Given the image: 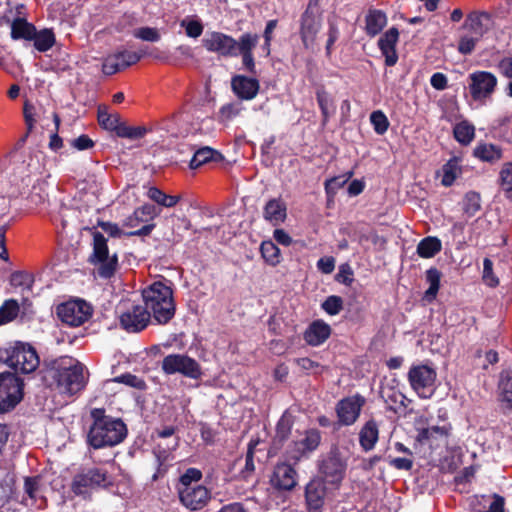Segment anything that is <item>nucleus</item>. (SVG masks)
I'll return each mask as SVG.
<instances>
[{
    "instance_id": "a878e982",
    "label": "nucleus",
    "mask_w": 512,
    "mask_h": 512,
    "mask_svg": "<svg viewBox=\"0 0 512 512\" xmlns=\"http://www.w3.org/2000/svg\"><path fill=\"white\" fill-rule=\"evenodd\" d=\"M399 40V31L396 27L389 28L378 39V48L384 56V63L388 67L396 65L398 61V53L396 45Z\"/></svg>"
},
{
    "instance_id": "bf43d9fd",
    "label": "nucleus",
    "mask_w": 512,
    "mask_h": 512,
    "mask_svg": "<svg viewBox=\"0 0 512 512\" xmlns=\"http://www.w3.org/2000/svg\"><path fill=\"white\" fill-rule=\"evenodd\" d=\"M201 470L197 468H188L179 478V487H194L192 482H198L202 478Z\"/></svg>"
},
{
    "instance_id": "49530a36",
    "label": "nucleus",
    "mask_w": 512,
    "mask_h": 512,
    "mask_svg": "<svg viewBox=\"0 0 512 512\" xmlns=\"http://www.w3.org/2000/svg\"><path fill=\"white\" fill-rule=\"evenodd\" d=\"M463 212L468 217H473L481 209V196L476 191H469L463 198Z\"/></svg>"
},
{
    "instance_id": "9b49d317",
    "label": "nucleus",
    "mask_w": 512,
    "mask_h": 512,
    "mask_svg": "<svg viewBox=\"0 0 512 512\" xmlns=\"http://www.w3.org/2000/svg\"><path fill=\"white\" fill-rule=\"evenodd\" d=\"M161 369L166 375L181 374L184 377L198 380L202 376L200 364L187 354H169L161 362Z\"/></svg>"
},
{
    "instance_id": "c85d7f7f",
    "label": "nucleus",
    "mask_w": 512,
    "mask_h": 512,
    "mask_svg": "<svg viewBox=\"0 0 512 512\" xmlns=\"http://www.w3.org/2000/svg\"><path fill=\"white\" fill-rule=\"evenodd\" d=\"M364 22V31L366 35L370 38H374L379 35L385 28L388 22V18L383 10L369 8L365 15Z\"/></svg>"
},
{
    "instance_id": "13d9d810",
    "label": "nucleus",
    "mask_w": 512,
    "mask_h": 512,
    "mask_svg": "<svg viewBox=\"0 0 512 512\" xmlns=\"http://www.w3.org/2000/svg\"><path fill=\"white\" fill-rule=\"evenodd\" d=\"M335 281L345 286H351L354 282V271L349 263H343L339 266L338 273L335 275Z\"/></svg>"
},
{
    "instance_id": "cd10ccee",
    "label": "nucleus",
    "mask_w": 512,
    "mask_h": 512,
    "mask_svg": "<svg viewBox=\"0 0 512 512\" xmlns=\"http://www.w3.org/2000/svg\"><path fill=\"white\" fill-rule=\"evenodd\" d=\"M382 398L387 404V409L396 414L406 415L408 413L407 407L411 403L401 391L394 387H388L383 389L381 393Z\"/></svg>"
},
{
    "instance_id": "0eeeda50",
    "label": "nucleus",
    "mask_w": 512,
    "mask_h": 512,
    "mask_svg": "<svg viewBox=\"0 0 512 512\" xmlns=\"http://www.w3.org/2000/svg\"><path fill=\"white\" fill-rule=\"evenodd\" d=\"M112 485L106 469L91 467L82 469L72 479L71 491L76 496H85L91 490L107 488Z\"/></svg>"
},
{
    "instance_id": "423d86ee",
    "label": "nucleus",
    "mask_w": 512,
    "mask_h": 512,
    "mask_svg": "<svg viewBox=\"0 0 512 512\" xmlns=\"http://www.w3.org/2000/svg\"><path fill=\"white\" fill-rule=\"evenodd\" d=\"M317 468L320 478L338 489L346 477L348 457L343 454L338 445L333 444L327 453L319 457Z\"/></svg>"
},
{
    "instance_id": "de8ad7c7",
    "label": "nucleus",
    "mask_w": 512,
    "mask_h": 512,
    "mask_svg": "<svg viewBox=\"0 0 512 512\" xmlns=\"http://www.w3.org/2000/svg\"><path fill=\"white\" fill-rule=\"evenodd\" d=\"M114 383L124 384L128 387L135 388L137 390H145L147 388V384L144 379L130 373L126 372L119 376H116L110 380Z\"/></svg>"
},
{
    "instance_id": "5fc2aeb1",
    "label": "nucleus",
    "mask_w": 512,
    "mask_h": 512,
    "mask_svg": "<svg viewBox=\"0 0 512 512\" xmlns=\"http://www.w3.org/2000/svg\"><path fill=\"white\" fill-rule=\"evenodd\" d=\"M352 176V172L348 175L335 176L325 181L324 187L327 196L333 197L337 191L342 188Z\"/></svg>"
},
{
    "instance_id": "6e6d98bb",
    "label": "nucleus",
    "mask_w": 512,
    "mask_h": 512,
    "mask_svg": "<svg viewBox=\"0 0 512 512\" xmlns=\"http://www.w3.org/2000/svg\"><path fill=\"white\" fill-rule=\"evenodd\" d=\"M343 299L337 295L328 296L323 303L321 304V308L331 316L337 315L343 309Z\"/></svg>"
},
{
    "instance_id": "774afa93",
    "label": "nucleus",
    "mask_w": 512,
    "mask_h": 512,
    "mask_svg": "<svg viewBox=\"0 0 512 512\" xmlns=\"http://www.w3.org/2000/svg\"><path fill=\"white\" fill-rule=\"evenodd\" d=\"M40 487L39 477H25L24 479V491L30 499L35 500Z\"/></svg>"
},
{
    "instance_id": "72a5a7b5",
    "label": "nucleus",
    "mask_w": 512,
    "mask_h": 512,
    "mask_svg": "<svg viewBox=\"0 0 512 512\" xmlns=\"http://www.w3.org/2000/svg\"><path fill=\"white\" fill-rule=\"evenodd\" d=\"M35 25L28 22L25 18L17 17L11 24V38L13 40L24 39L31 41L34 38Z\"/></svg>"
},
{
    "instance_id": "4468645a",
    "label": "nucleus",
    "mask_w": 512,
    "mask_h": 512,
    "mask_svg": "<svg viewBox=\"0 0 512 512\" xmlns=\"http://www.w3.org/2000/svg\"><path fill=\"white\" fill-rule=\"evenodd\" d=\"M240 44V36L235 39L231 35L219 31H211L202 39L203 47L211 53L224 58L236 57V50Z\"/></svg>"
},
{
    "instance_id": "37998d69",
    "label": "nucleus",
    "mask_w": 512,
    "mask_h": 512,
    "mask_svg": "<svg viewBox=\"0 0 512 512\" xmlns=\"http://www.w3.org/2000/svg\"><path fill=\"white\" fill-rule=\"evenodd\" d=\"M147 196L149 199L154 201L160 206L171 208L177 205V203L180 201L181 196L179 195H168L164 193L161 189L158 187H150L147 191Z\"/></svg>"
},
{
    "instance_id": "ddd939ff",
    "label": "nucleus",
    "mask_w": 512,
    "mask_h": 512,
    "mask_svg": "<svg viewBox=\"0 0 512 512\" xmlns=\"http://www.w3.org/2000/svg\"><path fill=\"white\" fill-rule=\"evenodd\" d=\"M415 430L417 432L415 441L420 445L432 447L433 445H439L440 442H447L452 431V425L447 423L442 426H429L428 418L422 415L415 419Z\"/></svg>"
},
{
    "instance_id": "5701e85b",
    "label": "nucleus",
    "mask_w": 512,
    "mask_h": 512,
    "mask_svg": "<svg viewBox=\"0 0 512 512\" xmlns=\"http://www.w3.org/2000/svg\"><path fill=\"white\" fill-rule=\"evenodd\" d=\"M151 319L150 314L144 306L133 305L120 315V324L127 332L135 333L145 329Z\"/></svg>"
},
{
    "instance_id": "58836bf2",
    "label": "nucleus",
    "mask_w": 512,
    "mask_h": 512,
    "mask_svg": "<svg viewBox=\"0 0 512 512\" xmlns=\"http://www.w3.org/2000/svg\"><path fill=\"white\" fill-rule=\"evenodd\" d=\"M221 157V154L215 149L208 146L201 147L194 152L189 167L191 169H197L210 161H218Z\"/></svg>"
},
{
    "instance_id": "393cba45",
    "label": "nucleus",
    "mask_w": 512,
    "mask_h": 512,
    "mask_svg": "<svg viewBox=\"0 0 512 512\" xmlns=\"http://www.w3.org/2000/svg\"><path fill=\"white\" fill-rule=\"evenodd\" d=\"M272 486L279 491H291L297 485V471L287 463H278L271 477Z\"/></svg>"
},
{
    "instance_id": "a18cd8bd",
    "label": "nucleus",
    "mask_w": 512,
    "mask_h": 512,
    "mask_svg": "<svg viewBox=\"0 0 512 512\" xmlns=\"http://www.w3.org/2000/svg\"><path fill=\"white\" fill-rule=\"evenodd\" d=\"M20 307L15 299H7L0 306V326L12 322L18 316Z\"/></svg>"
},
{
    "instance_id": "e2e57ef3",
    "label": "nucleus",
    "mask_w": 512,
    "mask_h": 512,
    "mask_svg": "<svg viewBox=\"0 0 512 512\" xmlns=\"http://www.w3.org/2000/svg\"><path fill=\"white\" fill-rule=\"evenodd\" d=\"M500 185L506 191H512V162H506L499 173Z\"/></svg>"
},
{
    "instance_id": "473e14b6",
    "label": "nucleus",
    "mask_w": 512,
    "mask_h": 512,
    "mask_svg": "<svg viewBox=\"0 0 512 512\" xmlns=\"http://www.w3.org/2000/svg\"><path fill=\"white\" fill-rule=\"evenodd\" d=\"M473 155L483 162L493 164L502 158L503 152L502 149L495 144L479 143L474 148Z\"/></svg>"
},
{
    "instance_id": "f03ea898",
    "label": "nucleus",
    "mask_w": 512,
    "mask_h": 512,
    "mask_svg": "<svg viewBox=\"0 0 512 512\" xmlns=\"http://www.w3.org/2000/svg\"><path fill=\"white\" fill-rule=\"evenodd\" d=\"M90 415L93 423L87 434V444L92 448L113 447L126 438V424L119 418L106 415L104 408H94Z\"/></svg>"
},
{
    "instance_id": "2f4dec72",
    "label": "nucleus",
    "mask_w": 512,
    "mask_h": 512,
    "mask_svg": "<svg viewBox=\"0 0 512 512\" xmlns=\"http://www.w3.org/2000/svg\"><path fill=\"white\" fill-rule=\"evenodd\" d=\"M499 401L509 411H512V372L503 370L498 382Z\"/></svg>"
},
{
    "instance_id": "f3484780",
    "label": "nucleus",
    "mask_w": 512,
    "mask_h": 512,
    "mask_svg": "<svg viewBox=\"0 0 512 512\" xmlns=\"http://www.w3.org/2000/svg\"><path fill=\"white\" fill-rule=\"evenodd\" d=\"M321 443V433L318 429L312 428L305 431L304 438L298 441H293L287 455L290 460L295 464L302 458L307 457L310 453L315 451Z\"/></svg>"
},
{
    "instance_id": "69168bd1",
    "label": "nucleus",
    "mask_w": 512,
    "mask_h": 512,
    "mask_svg": "<svg viewBox=\"0 0 512 512\" xmlns=\"http://www.w3.org/2000/svg\"><path fill=\"white\" fill-rule=\"evenodd\" d=\"M96 229L100 227L109 237L120 238L123 235V231L120 229L118 224L109 221L98 220Z\"/></svg>"
},
{
    "instance_id": "2eb2a0df",
    "label": "nucleus",
    "mask_w": 512,
    "mask_h": 512,
    "mask_svg": "<svg viewBox=\"0 0 512 512\" xmlns=\"http://www.w3.org/2000/svg\"><path fill=\"white\" fill-rule=\"evenodd\" d=\"M57 316L63 323L78 327L92 316V307L84 300H70L58 305Z\"/></svg>"
},
{
    "instance_id": "09e8293b",
    "label": "nucleus",
    "mask_w": 512,
    "mask_h": 512,
    "mask_svg": "<svg viewBox=\"0 0 512 512\" xmlns=\"http://www.w3.org/2000/svg\"><path fill=\"white\" fill-rule=\"evenodd\" d=\"M147 131L148 130L143 126H128L121 122L115 134L120 138L136 140L143 138Z\"/></svg>"
},
{
    "instance_id": "4be33fe9",
    "label": "nucleus",
    "mask_w": 512,
    "mask_h": 512,
    "mask_svg": "<svg viewBox=\"0 0 512 512\" xmlns=\"http://www.w3.org/2000/svg\"><path fill=\"white\" fill-rule=\"evenodd\" d=\"M231 90L237 99L251 101L260 91V82L254 75L235 74L231 77Z\"/></svg>"
},
{
    "instance_id": "864d4df0",
    "label": "nucleus",
    "mask_w": 512,
    "mask_h": 512,
    "mask_svg": "<svg viewBox=\"0 0 512 512\" xmlns=\"http://www.w3.org/2000/svg\"><path fill=\"white\" fill-rule=\"evenodd\" d=\"M255 472L254 445L250 442L245 456L244 468L239 472L242 480L248 481Z\"/></svg>"
},
{
    "instance_id": "6e6552de",
    "label": "nucleus",
    "mask_w": 512,
    "mask_h": 512,
    "mask_svg": "<svg viewBox=\"0 0 512 512\" xmlns=\"http://www.w3.org/2000/svg\"><path fill=\"white\" fill-rule=\"evenodd\" d=\"M322 20L319 0H309L299 20V35L305 49L313 47L317 35L322 28Z\"/></svg>"
},
{
    "instance_id": "f257e3e1",
    "label": "nucleus",
    "mask_w": 512,
    "mask_h": 512,
    "mask_svg": "<svg viewBox=\"0 0 512 512\" xmlns=\"http://www.w3.org/2000/svg\"><path fill=\"white\" fill-rule=\"evenodd\" d=\"M44 370L50 376L58 390L70 396L77 394L86 387L84 365L70 356L45 360Z\"/></svg>"
},
{
    "instance_id": "e433bc0d",
    "label": "nucleus",
    "mask_w": 512,
    "mask_h": 512,
    "mask_svg": "<svg viewBox=\"0 0 512 512\" xmlns=\"http://www.w3.org/2000/svg\"><path fill=\"white\" fill-rule=\"evenodd\" d=\"M442 250V242L436 236H427L420 240L417 245V254L424 259L434 257Z\"/></svg>"
},
{
    "instance_id": "8fccbe9b",
    "label": "nucleus",
    "mask_w": 512,
    "mask_h": 512,
    "mask_svg": "<svg viewBox=\"0 0 512 512\" xmlns=\"http://www.w3.org/2000/svg\"><path fill=\"white\" fill-rule=\"evenodd\" d=\"M243 107L241 103L238 102H230L224 104L220 107L218 112V121L221 123H226L239 116Z\"/></svg>"
},
{
    "instance_id": "aec40b11",
    "label": "nucleus",
    "mask_w": 512,
    "mask_h": 512,
    "mask_svg": "<svg viewBox=\"0 0 512 512\" xmlns=\"http://www.w3.org/2000/svg\"><path fill=\"white\" fill-rule=\"evenodd\" d=\"M259 35L252 32H244L240 35V44L236 50V57H241L242 68L251 75L257 74L254 49L259 42Z\"/></svg>"
},
{
    "instance_id": "4d7b16f0",
    "label": "nucleus",
    "mask_w": 512,
    "mask_h": 512,
    "mask_svg": "<svg viewBox=\"0 0 512 512\" xmlns=\"http://www.w3.org/2000/svg\"><path fill=\"white\" fill-rule=\"evenodd\" d=\"M481 38L476 35H463L458 41V52L462 55H470Z\"/></svg>"
},
{
    "instance_id": "20e7f679",
    "label": "nucleus",
    "mask_w": 512,
    "mask_h": 512,
    "mask_svg": "<svg viewBox=\"0 0 512 512\" xmlns=\"http://www.w3.org/2000/svg\"><path fill=\"white\" fill-rule=\"evenodd\" d=\"M0 361L10 367L17 374H31L40 365V358L36 348L23 341H12L0 348Z\"/></svg>"
},
{
    "instance_id": "39448f33",
    "label": "nucleus",
    "mask_w": 512,
    "mask_h": 512,
    "mask_svg": "<svg viewBox=\"0 0 512 512\" xmlns=\"http://www.w3.org/2000/svg\"><path fill=\"white\" fill-rule=\"evenodd\" d=\"M85 230L92 235V252L88 257V263L94 267V273L99 278L111 279L119 268L117 253H109L108 239L95 227H87Z\"/></svg>"
},
{
    "instance_id": "052dcab7",
    "label": "nucleus",
    "mask_w": 512,
    "mask_h": 512,
    "mask_svg": "<svg viewBox=\"0 0 512 512\" xmlns=\"http://www.w3.org/2000/svg\"><path fill=\"white\" fill-rule=\"evenodd\" d=\"M387 463L397 469V470H404V471H410L413 468L414 460L413 457H387L386 458Z\"/></svg>"
},
{
    "instance_id": "f704fd0d",
    "label": "nucleus",
    "mask_w": 512,
    "mask_h": 512,
    "mask_svg": "<svg viewBox=\"0 0 512 512\" xmlns=\"http://www.w3.org/2000/svg\"><path fill=\"white\" fill-rule=\"evenodd\" d=\"M442 273L436 267H430L425 272V280L429 284L428 289L425 291L423 299L428 303L433 302L440 289Z\"/></svg>"
},
{
    "instance_id": "0e129e2a",
    "label": "nucleus",
    "mask_w": 512,
    "mask_h": 512,
    "mask_svg": "<svg viewBox=\"0 0 512 512\" xmlns=\"http://www.w3.org/2000/svg\"><path fill=\"white\" fill-rule=\"evenodd\" d=\"M181 26L185 28L186 35L191 38H198L202 35L204 27L198 20L186 22L183 20Z\"/></svg>"
},
{
    "instance_id": "680f3d73",
    "label": "nucleus",
    "mask_w": 512,
    "mask_h": 512,
    "mask_svg": "<svg viewBox=\"0 0 512 512\" xmlns=\"http://www.w3.org/2000/svg\"><path fill=\"white\" fill-rule=\"evenodd\" d=\"M134 37L143 41L157 42L160 39V34L156 28L141 27L134 31Z\"/></svg>"
},
{
    "instance_id": "c756f323",
    "label": "nucleus",
    "mask_w": 512,
    "mask_h": 512,
    "mask_svg": "<svg viewBox=\"0 0 512 512\" xmlns=\"http://www.w3.org/2000/svg\"><path fill=\"white\" fill-rule=\"evenodd\" d=\"M379 439V426L375 419L371 418L361 427L359 432V444L363 451L374 449Z\"/></svg>"
},
{
    "instance_id": "603ef678",
    "label": "nucleus",
    "mask_w": 512,
    "mask_h": 512,
    "mask_svg": "<svg viewBox=\"0 0 512 512\" xmlns=\"http://www.w3.org/2000/svg\"><path fill=\"white\" fill-rule=\"evenodd\" d=\"M291 430L292 422L289 418L282 416L276 425L274 441L283 444L290 437Z\"/></svg>"
},
{
    "instance_id": "a211bd4d",
    "label": "nucleus",
    "mask_w": 512,
    "mask_h": 512,
    "mask_svg": "<svg viewBox=\"0 0 512 512\" xmlns=\"http://www.w3.org/2000/svg\"><path fill=\"white\" fill-rule=\"evenodd\" d=\"M180 503L190 511L203 509L211 500V492L204 485L178 487Z\"/></svg>"
},
{
    "instance_id": "7c9ffc66",
    "label": "nucleus",
    "mask_w": 512,
    "mask_h": 512,
    "mask_svg": "<svg viewBox=\"0 0 512 512\" xmlns=\"http://www.w3.org/2000/svg\"><path fill=\"white\" fill-rule=\"evenodd\" d=\"M264 219L272 223L274 226L284 222L287 217L286 204L281 199H270L263 210Z\"/></svg>"
},
{
    "instance_id": "1a4fd4ad",
    "label": "nucleus",
    "mask_w": 512,
    "mask_h": 512,
    "mask_svg": "<svg viewBox=\"0 0 512 512\" xmlns=\"http://www.w3.org/2000/svg\"><path fill=\"white\" fill-rule=\"evenodd\" d=\"M24 382L10 371L0 373V413L13 410L23 399Z\"/></svg>"
},
{
    "instance_id": "bb28decb",
    "label": "nucleus",
    "mask_w": 512,
    "mask_h": 512,
    "mask_svg": "<svg viewBox=\"0 0 512 512\" xmlns=\"http://www.w3.org/2000/svg\"><path fill=\"white\" fill-rule=\"evenodd\" d=\"M332 333L331 326L322 319L312 321L303 333L304 341L312 347L322 345Z\"/></svg>"
},
{
    "instance_id": "dca6fc26",
    "label": "nucleus",
    "mask_w": 512,
    "mask_h": 512,
    "mask_svg": "<svg viewBox=\"0 0 512 512\" xmlns=\"http://www.w3.org/2000/svg\"><path fill=\"white\" fill-rule=\"evenodd\" d=\"M366 400L360 394L344 397L339 400L335 407L338 419V426H351L359 418Z\"/></svg>"
},
{
    "instance_id": "c03bdc74",
    "label": "nucleus",
    "mask_w": 512,
    "mask_h": 512,
    "mask_svg": "<svg viewBox=\"0 0 512 512\" xmlns=\"http://www.w3.org/2000/svg\"><path fill=\"white\" fill-rule=\"evenodd\" d=\"M453 135L460 144L469 145L475 137V127L467 120H463L454 126Z\"/></svg>"
},
{
    "instance_id": "4c0bfd02",
    "label": "nucleus",
    "mask_w": 512,
    "mask_h": 512,
    "mask_svg": "<svg viewBox=\"0 0 512 512\" xmlns=\"http://www.w3.org/2000/svg\"><path fill=\"white\" fill-rule=\"evenodd\" d=\"M97 120L101 128L115 133L121 124L120 115L118 113H109L106 105L98 106Z\"/></svg>"
},
{
    "instance_id": "338daca9",
    "label": "nucleus",
    "mask_w": 512,
    "mask_h": 512,
    "mask_svg": "<svg viewBox=\"0 0 512 512\" xmlns=\"http://www.w3.org/2000/svg\"><path fill=\"white\" fill-rule=\"evenodd\" d=\"M179 438H174V443L172 446L162 447L160 444H158L154 449L153 453L156 456L157 464L160 467L163 465V462L167 459L168 453L171 450H175L178 446Z\"/></svg>"
},
{
    "instance_id": "412c9836",
    "label": "nucleus",
    "mask_w": 512,
    "mask_h": 512,
    "mask_svg": "<svg viewBox=\"0 0 512 512\" xmlns=\"http://www.w3.org/2000/svg\"><path fill=\"white\" fill-rule=\"evenodd\" d=\"M326 484L320 477H313L305 485L304 498L307 512H322L327 494Z\"/></svg>"
},
{
    "instance_id": "7ed1b4c3",
    "label": "nucleus",
    "mask_w": 512,
    "mask_h": 512,
    "mask_svg": "<svg viewBox=\"0 0 512 512\" xmlns=\"http://www.w3.org/2000/svg\"><path fill=\"white\" fill-rule=\"evenodd\" d=\"M144 308L155 323L165 325L174 317L176 305L173 290L162 281H155L142 290Z\"/></svg>"
},
{
    "instance_id": "f8f14e48",
    "label": "nucleus",
    "mask_w": 512,
    "mask_h": 512,
    "mask_svg": "<svg viewBox=\"0 0 512 512\" xmlns=\"http://www.w3.org/2000/svg\"><path fill=\"white\" fill-rule=\"evenodd\" d=\"M436 378V370L425 364L413 365L408 372L411 388L423 399H428L433 395Z\"/></svg>"
},
{
    "instance_id": "ea45409f",
    "label": "nucleus",
    "mask_w": 512,
    "mask_h": 512,
    "mask_svg": "<svg viewBox=\"0 0 512 512\" xmlns=\"http://www.w3.org/2000/svg\"><path fill=\"white\" fill-rule=\"evenodd\" d=\"M316 100L322 114V123L325 125L330 116L335 112L333 99L325 90L324 86H320L316 90Z\"/></svg>"
},
{
    "instance_id": "9d476101",
    "label": "nucleus",
    "mask_w": 512,
    "mask_h": 512,
    "mask_svg": "<svg viewBox=\"0 0 512 512\" xmlns=\"http://www.w3.org/2000/svg\"><path fill=\"white\" fill-rule=\"evenodd\" d=\"M498 85V79L490 71L476 70L468 76V90L473 101L484 104L491 99Z\"/></svg>"
},
{
    "instance_id": "a19ab883",
    "label": "nucleus",
    "mask_w": 512,
    "mask_h": 512,
    "mask_svg": "<svg viewBox=\"0 0 512 512\" xmlns=\"http://www.w3.org/2000/svg\"><path fill=\"white\" fill-rule=\"evenodd\" d=\"M35 49L39 52H47L56 43V37L52 29L44 28L40 31L35 29L34 38H32Z\"/></svg>"
},
{
    "instance_id": "b1692460",
    "label": "nucleus",
    "mask_w": 512,
    "mask_h": 512,
    "mask_svg": "<svg viewBox=\"0 0 512 512\" xmlns=\"http://www.w3.org/2000/svg\"><path fill=\"white\" fill-rule=\"evenodd\" d=\"M494 25L493 16L486 11L474 10L467 14L463 28L469 30L473 35L482 38Z\"/></svg>"
},
{
    "instance_id": "6ab92c4d",
    "label": "nucleus",
    "mask_w": 512,
    "mask_h": 512,
    "mask_svg": "<svg viewBox=\"0 0 512 512\" xmlns=\"http://www.w3.org/2000/svg\"><path fill=\"white\" fill-rule=\"evenodd\" d=\"M143 58V54L120 50L106 56L102 62V72L107 76L114 75L136 64Z\"/></svg>"
},
{
    "instance_id": "3c124183",
    "label": "nucleus",
    "mask_w": 512,
    "mask_h": 512,
    "mask_svg": "<svg viewBox=\"0 0 512 512\" xmlns=\"http://www.w3.org/2000/svg\"><path fill=\"white\" fill-rule=\"evenodd\" d=\"M370 122L376 134L383 135L389 128V120L385 113L381 110L373 111L370 114Z\"/></svg>"
},
{
    "instance_id": "79ce46f5",
    "label": "nucleus",
    "mask_w": 512,
    "mask_h": 512,
    "mask_svg": "<svg viewBox=\"0 0 512 512\" xmlns=\"http://www.w3.org/2000/svg\"><path fill=\"white\" fill-rule=\"evenodd\" d=\"M260 253L264 261L272 267H276L281 262V251L272 240L262 241Z\"/></svg>"
},
{
    "instance_id": "c9c22d12",
    "label": "nucleus",
    "mask_w": 512,
    "mask_h": 512,
    "mask_svg": "<svg viewBox=\"0 0 512 512\" xmlns=\"http://www.w3.org/2000/svg\"><path fill=\"white\" fill-rule=\"evenodd\" d=\"M460 162L461 159L459 157L453 156L442 166L443 176L441 184L443 186H452L455 180L462 174Z\"/></svg>"
}]
</instances>
